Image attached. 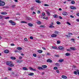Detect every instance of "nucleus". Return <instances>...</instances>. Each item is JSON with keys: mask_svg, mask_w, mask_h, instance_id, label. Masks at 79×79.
I'll list each match as a JSON object with an SVG mask.
<instances>
[{"mask_svg": "<svg viewBox=\"0 0 79 79\" xmlns=\"http://www.w3.org/2000/svg\"><path fill=\"white\" fill-rule=\"evenodd\" d=\"M9 23H11L12 24V25H15L16 24V23L14 22L12 20H10L9 21Z\"/></svg>", "mask_w": 79, "mask_h": 79, "instance_id": "obj_1", "label": "nucleus"}, {"mask_svg": "<svg viewBox=\"0 0 79 79\" xmlns=\"http://www.w3.org/2000/svg\"><path fill=\"white\" fill-rule=\"evenodd\" d=\"M49 27L51 28H53V27H55L53 26V23L52 22L51 24L50 25V26H49Z\"/></svg>", "mask_w": 79, "mask_h": 79, "instance_id": "obj_2", "label": "nucleus"}, {"mask_svg": "<svg viewBox=\"0 0 79 79\" xmlns=\"http://www.w3.org/2000/svg\"><path fill=\"white\" fill-rule=\"evenodd\" d=\"M0 3V6H4V5H5V2L3 1L1 2Z\"/></svg>", "mask_w": 79, "mask_h": 79, "instance_id": "obj_3", "label": "nucleus"}, {"mask_svg": "<svg viewBox=\"0 0 79 79\" xmlns=\"http://www.w3.org/2000/svg\"><path fill=\"white\" fill-rule=\"evenodd\" d=\"M62 15L64 16H67L68 15V13L66 12H63Z\"/></svg>", "mask_w": 79, "mask_h": 79, "instance_id": "obj_4", "label": "nucleus"}, {"mask_svg": "<svg viewBox=\"0 0 79 79\" xmlns=\"http://www.w3.org/2000/svg\"><path fill=\"white\" fill-rule=\"evenodd\" d=\"M58 48L59 50H63L64 48L63 46H60Z\"/></svg>", "mask_w": 79, "mask_h": 79, "instance_id": "obj_5", "label": "nucleus"}, {"mask_svg": "<svg viewBox=\"0 0 79 79\" xmlns=\"http://www.w3.org/2000/svg\"><path fill=\"white\" fill-rule=\"evenodd\" d=\"M29 69L30 70H31V71H36V70L35 69H34L31 67H30Z\"/></svg>", "mask_w": 79, "mask_h": 79, "instance_id": "obj_6", "label": "nucleus"}, {"mask_svg": "<svg viewBox=\"0 0 79 79\" xmlns=\"http://www.w3.org/2000/svg\"><path fill=\"white\" fill-rule=\"evenodd\" d=\"M57 36V35L55 34H53L51 35V37H56Z\"/></svg>", "mask_w": 79, "mask_h": 79, "instance_id": "obj_7", "label": "nucleus"}, {"mask_svg": "<svg viewBox=\"0 0 79 79\" xmlns=\"http://www.w3.org/2000/svg\"><path fill=\"white\" fill-rule=\"evenodd\" d=\"M1 15H7V12H2L1 13Z\"/></svg>", "mask_w": 79, "mask_h": 79, "instance_id": "obj_8", "label": "nucleus"}, {"mask_svg": "<svg viewBox=\"0 0 79 79\" xmlns=\"http://www.w3.org/2000/svg\"><path fill=\"white\" fill-rule=\"evenodd\" d=\"M70 8L72 10H76V7L73 6H70Z\"/></svg>", "mask_w": 79, "mask_h": 79, "instance_id": "obj_9", "label": "nucleus"}, {"mask_svg": "<svg viewBox=\"0 0 79 79\" xmlns=\"http://www.w3.org/2000/svg\"><path fill=\"white\" fill-rule=\"evenodd\" d=\"M47 62H48V63H52V60L50 59H48L47 60Z\"/></svg>", "mask_w": 79, "mask_h": 79, "instance_id": "obj_10", "label": "nucleus"}, {"mask_svg": "<svg viewBox=\"0 0 79 79\" xmlns=\"http://www.w3.org/2000/svg\"><path fill=\"white\" fill-rule=\"evenodd\" d=\"M35 1L38 3H41V1L39 0H35Z\"/></svg>", "mask_w": 79, "mask_h": 79, "instance_id": "obj_11", "label": "nucleus"}, {"mask_svg": "<svg viewBox=\"0 0 79 79\" xmlns=\"http://www.w3.org/2000/svg\"><path fill=\"white\" fill-rule=\"evenodd\" d=\"M62 78L63 79H67V77L64 75H63L61 76Z\"/></svg>", "mask_w": 79, "mask_h": 79, "instance_id": "obj_12", "label": "nucleus"}, {"mask_svg": "<svg viewBox=\"0 0 79 79\" xmlns=\"http://www.w3.org/2000/svg\"><path fill=\"white\" fill-rule=\"evenodd\" d=\"M37 52L39 53H42V52H43V51L42 50H38L37 51Z\"/></svg>", "mask_w": 79, "mask_h": 79, "instance_id": "obj_13", "label": "nucleus"}, {"mask_svg": "<svg viewBox=\"0 0 79 79\" xmlns=\"http://www.w3.org/2000/svg\"><path fill=\"white\" fill-rule=\"evenodd\" d=\"M70 48L71 49V50H76V48L74 47H71Z\"/></svg>", "mask_w": 79, "mask_h": 79, "instance_id": "obj_14", "label": "nucleus"}, {"mask_svg": "<svg viewBox=\"0 0 79 79\" xmlns=\"http://www.w3.org/2000/svg\"><path fill=\"white\" fill-rule=\"evenodd\" d=\"M52 48H54V49H55L56 50H57V49H58V48L56 46H52Z\"/></svg>", "mask_w": 79, "mask_h": 79, "instance_id": "obj_15", "label": "nucleus"}, {"mask_svg": "<svg viewBox=\"0 0 79 79\" xmlns=\"http://www.w3.org/2000/svg\"><path fill=\"white\" fill-rule=\"evenodd\" d=\"M23 61V60H19L17 61V63H20Z\"/></svg>", "mask_w": 79, "mask_h": 79, "instance_id": "obj_16", "label": "nucleus"}, {"mask_svg": "<svg viewBox=\"0 0 79 79\" xmlns=\"http://www.w3.org/2000/svg\"><path fill=\"white\" fill-rule=\"evenodd\" d=\"M53 17L55 18H58V15L55 14L53 15Z\"/></svg>", "mask_w": 79, "mask_h": 79, "instance_id": "obj_17", "label": "nucleus"}, {"mask_svg": "<svg viewBox=\"0 0 79 79\" xmlns=\"http://www.w3.org/2000/svg\"><path fill=\"white\" fill-rule=\"evenodd\" d=\"M42 68H43L44 69L47 68V66L45 65H42Z\"/></svg>", "mask_w": 79, "mask_h": 79, "instance_id": "obj_18", "label": "nucleus"}, {"mask_svg": "<svg viewBox=\"0 0 79 79\" xmlns=\"http://www.w3.org/2000/svg\"><path fill=\"white\" fill-rule=\"evenodd\" d=\"M9 51L8 50H6L4 51V53H9Z\"/></svg>", "mask_w": 79, "mask_h": 79, "instance_id": "obj_19", "label": "nucleus"}, {"mask_svg": "<svg viewBox=\"0 0 79 79\" xmlns=\"http://www.w3.org/2000/svg\"><path fill=\"white\" fill-rule=\"evenodd\" d=\"M10 58L12 60H16V58L14 56L10 57Z\"/></svg>", "mask_w": 79, "mask_h": 79, "instance_id": "obj_20", "label": "nucleus"}, {"mask_svg": "<svg viewBox=\"0 0 79 79\" xmlns=\"http://www.w3.org/2000/svg\"><path fill=\"white\" fill-rule=\"evenodd\" d=\"M9 66L11 67L14 66V64L12 63V62H11L10 64L9 65Z\"/></svg>", "mask_w": 79, "mask_h": 79, "instance_id": "obj_21", "label": "nucleus"}, {"mask_svg": "<svg viewBox=\"0 0 79 79\" xmlns=\"http://www.w3.org/2000/svg\"><path fill=\"white\" fill-rule=\"evenodd\" d=\"M11 61H7L6 62V64H7V65L10 66V63H11Z\"/></svg>", "mask_w": 79, "mask_h": 79, "instance_id": "obj_22", "label": "nucleus"}, {"mask_svg": "<svg viewBox=\"0 0 79 79\" xmlns=\"http://www.w3.org/2000/svg\"><path fill=\"white\" fill-rule=\"evenodd\" d=\"M23 70H24V71H27V70H28L27 69V68H26V67H24L23 68Z\"/></svg>", "mask_w": 79, "mask_h": 79, "instance_id": "obj_23", "label": "nucleus"}, {"mask_svg": "<svg viewBox=\"0 0 79 79\" xmlns=\"http://www.w3.org/2000/svg\"><path fill=\"white\" fill-rule=\"evenodd\" d=\"M28 26H30L31 27V26H33V24H32L31 23H29L28 24Z\"/></svg>", "mask_w": 79, "mask_h": 79, "instance_id": "obj_24", "label": "nucleus"}, {"mask_svg": "<svg viewBox=\"0 0 79 79\" xmlns=\"http://www.w3.org/2000/svg\"><path fill=\"white\" fill-rule=\"evenodd\" d=\"M17 50H22V48H21V47H17Z\"/></svg>", "mask_w": 79, "mask_h": 79, "instance_id": "obj_25", "label": "nucleus"}, {"mask_svg": "<svg viewBox=\"0 0 79 79\" xmlns=\"http://www.w3.org/2000/svg\"><path fill=\"white\" fill-rule=\"evenodd\" d=\"M38 69L40 70H42L43 69V68L41 67H38Z\"/></svg>", "mask_w": 79, "mask_h": 79, "instance_id": "obj_26", "label": "nucleus"}, {"mask_svg": "<svg viewBox=\"0 0 79 79\" xmlns=\"http://www.w3.org/2000/svg\"><path fill=\"white\" fill-rule=\"evenodd\" d=\"M34 73H31L28 74V76H33V75H34Z\"/></svg>", "mask_w": 79, "mask_h": 79, "instance_id": "obj_27", "label": "nucleus"}, {"mask_svg": "<svg viewBox=\"0 0 79 79\" xmlns=\"http://www.w3.org/2000/svg\"><path fill=\"white\" fill-rule=\"evenodd\" d=\"M46 13L48 14V16H50V12H48V11H46Z\"/></svg>", "mask_w": 79, "mask_h": 79, "instance_id": "obj_28", "label": "nucleus"}, {"mask_svg": "<svg viewBox=\"0 0 79 79\" xmlns=\"http://www.w3.org/2000/svg\"><path fill=\"white\" fill-rule=\"evenodd\" d=\"M64 61V59H60L59 60V62H63Z\"/></svg>", "mask_w": 79, "mask_h": 79, "instance_id": "obj_29", "label": "nucleus"}, {"mask_svg": "<svg viewBox=\"0 0 79 79\" xmlns=\"http://www.w3.org/2000/svg\"><path fill=\"white\" fill-rule=\"evenodd\" d=\"M55 65L56 66H57V67H58V66H60V64H58V63H56L55 64Z\"/></svg>", "mask_w": 79, "mask_h": 79, "instance_id": "obj_30", "label": "nucleus"}, {"mask_svg": "<svg viewBox=\"0 0 79 79\" xmlns=\"http://www.w3.org/2000/svg\"><path fill=\"white\" fill-rule=\"evenodd\" d=\"M27 20H29V21H31L32 19L31 18H30V17H27Z\"/></svg>", "mask_w": 79, "mask_h": 79, "instance_id": "obj_31", "label": "nucleus"}, {"mask_svg": "<svg viewBox=\"0 0 79 79\" xmlns=\"http://www.w3.org/2000/svg\"><path fill=\"white\" fill-rule=\"evenodd\" d=\"M21 23H25V24H27V22H25L24 21H22L21 22Z\"/></svg>", "mask_w": 79, "mask_h": 79, "instance_id": "obj_32", "label": "nucleus"}, {"mask_svg": "<svg viewBox=\"0 0 79 79\" xmlns=\"http://www.w3.org/2000/svg\"><path fill=\"white\" fill-rule=\"evenodd\" d=\"M74 73L76 75H77V72L76 71H74Z\"/></svg>", "mask_w": 79, "mask_h": 79, "instance_id": "obj_33", "label": "nucleus"}, {"mask_svg": "<svg viewBox=\"0 0 79 79\" xmlns=\"http://www.w3.org/2000/svg\"><path fill=\"white\" fill-rule=\"evenodd\" d=\"M66 56H70V53H66L65 54Z\"/></svg>", "mask_w": 79, "mask_h": 79, "instance_id": "obj_34", "label": "nucleus"}, {"mask_svg": "<svg viewBox=\"0 0 79 79\" xmlns=\"http://www.w3.org/2000/svg\"><path fill=\"white\" fill-rule=\"evenodd\" d=\"M55 33L56 34H59V32L58 31H56L55 32Z\"/></svg>", "mask_w": 79, "mask_h": 79, "instance_id": "obj_35", "label": "nucleus"}, {"mask_svg": "<svg viewBox=\"0 0 79 79\" xmlns=\"http://www.w3.org/2000/svg\"><path fill=\"white\" fill-rule=\"evenodd\" d=\"M53 69L55 70L58 69V67H54Z\"/></svg>", "mask_w": 79, "mask_h": 79, "instance_id": "obj_36", "label": "nucleus"}, {"mask_svg": "<svg viewBox=\"0 0 79 79\" xmlns=\"http://www.w3.org/2000/svg\"><path fill=\"white\" fill-rule=\"evenodd\" d=\"M72 4H74L75 3V1H72L71 2Z\"/></svg>", "mask_w": 79, "mask_h": 79, "instance_id": "obj_37", "label": "nucleus"}, {"mask_svg": "<svg viewBox=\"0 0 79 79\" xmlns=\"http://www.w3.org/2000/svg\"><path fill=\"white\" fill-rule=\"evenodd\" d=\"M57 43L58 44H60V43H61V42H60V41L58 40V41H57Z\"/></svg>", "mask_w": 79, "mask_h": 79, "instance_id": "obj_38", "label": "nucleus"}, {"mask_svg": "<svg viewBox=\"0 0 79 79\" xmlns=\"http://www.w3.org/2000/svg\"><path fill=\"white\" fill-rule=\"evenodd\" d=\"M56 23L57 24H61V23H60V22L59 21H57Z\"/></svg>", "mask_w": 79, "mask_h": 79, "instance_id": "obj_39", "label": "nucleus"}, {"mask_svg": "<svg viewBox=\"0 0 79 79\" xmlns=\"http://www.w3.org/2000/svg\"><path fill=\"white\" fill-rule=\"evenodd\" d=\"M33 55L34 57H36V56H37V55H36L35 54H33Z\"/></svg>", "mask_w": 79, "mask_h": 79, "instance_id": "obj_40", "label": "nucleus"}, {"mask_svg": "<svg viewBox=\"0 0 79 79\" xmlns=\"http://www.w3.org/2000/svg\"><path fill=\"white\" fill-rule=\"evenodd\" d=\"M59 18L60 19H63V17H61V16H60L59 17Z\"/></svg>", "mask_w": 79, "mask_h": 79, "instance_id": "obj_41", "label": "nucleus"}, {"mask_svg": "<svg viewBox=\"0 0 79 79\" xmlns=\"http://www.w3.org/2000/svg\"><path fill=\"white\" fill-rule=\"evenodd\" d=\"M44 6H49V5H48L47 4H45L44 5Z\"/></svg>", "mask_w": 79, "mask_h": 79, "instance_id": "obj_42", "label": "nucleus"}, {"mask_svg": "<svg viewBox=\"0 0 79 79\" xmlns=\"http://www.w3.org/2000/svg\"><path fill=\"white\" fill-rule=\"evenodd\" d=\"M37 24H41V22L40 21H38L37 22Z\"/></svg>", "mask_w": 79, "mask_h": 79, "instance_id": "obj_43", "label": "nucleus"}, {"mask_svg": "<svg viewBox=\"0 0 79 79\" xmlns=\"http://www.w3.org/2000/svg\"><path fill=\"white\" fill-rule=\"evenodd\" d=\"M70 17L71 18H74V17L73 15H70Z\"/></svg>", "mask_w": 79, "mask_h": 79, "instance_id": "obj_44", "label": "nucleus"}, {"mask_svg": "<svg viewBox=\"0 0 79 79\" xmlns=\"http://www.w3.org/2000/svg\"><path fill=\"white\" fill-rule=\"evenodd\" d=\"M19 59H22V58H23V57L21 56H19Z\"/></svg>", "mask_w": 79, "mask_h": 79, "instance_id": "obj_45", "label": "nucleus"}, {"mask_svg": "<svg viewBox=\"0 0 79 79\" xmlns=\"http://www.w3.org/2000/svg\"><path fill=\"white\" fill-rule=\"evenodd\" d=\"M9 18H10V17H6L5 18V19H9Z\"/></svg>", "mask_w": 79, "mask_h": 79, "instance_id": "obj_46", "label": "nucleus"}, {"mask_svg": "<svg viewBox=\"0 0 79 79\" xmlns=\"http://www.w3.org/2000/svg\"><path fill=\"white\" fill-rule=\"evenodd\" d=\"M76 71H77V73H78V75H79V70H77Z\"/></svg>", "mask_w": 79, "mask_h": 79, "instance_id": "obj_47", "label": "nucleus"}, {"mask_svg": "<svg viewBox=\"0 0 79 79\" xmlns=\"http://www.w3.org/2000/svg\"><path fill=\"white\" fill-rule=\"evenodd\" d=\"M56 72L57 73H60V71L58 70H56Z\"/></svg>", "mask_w": 79, "mask_h": 79, "instance_id": "obj_48", "label": "nucleus"}, {"mask_svg": "<svg viewBox=\"0 0 79 79\" xmlns=\"http://www.w3.org/2000/svg\"><path fill=\"white\" fill-rule=\"evenodd\" d=\"M68 34L69 35H73V33H68Z\"/></svg>", "mask_w": 79, "mask_h": 79, "instance_id": "obj_49", "label": "nucleus"}, {"mask_svg": "<svg viewBox=\"0 0 79 79\" xmlns=\"http://www.w3.org/2000/svg\"><path fill=\"white\" fill-rule=\"evenodd\" d=\"M30 39H33V37L31 36L30 37Z\"/></svg>", "mask_w": 79, "mask_h": 79, "instance_id": "obj_50", "label": "nucleus"}, {"mask_svg": "<svg viewBox=\"0 0 79 79\" xmlns=\"http://www.w3.org/2000/svg\"><path fill=\"white\" fill-rule=\"evenodd\" d=\"M10 45H11V46H15L14 44L13 43L11 44Z\"/></svg>", "mask_w": 79, "mask_h": 79, "instance_id": "obj_51", "label": "nucleus"}, {"mask_svg": "<svg viewBox=\"0 0 79 79\" xmlns=\"http://www.w3.org/2000/svg\"><path fill=\"white\" fill-rule=\"evenodd\" d=\"M8 70H9L10 71H11V68L9 67L8 69Z\"/></svg>", "mask_w": 79, "mask_h": 79, "instance_id": "obj_52", "label": "nucleus"}, {"mask_svg": "<svg viewBox=\"0 0 79 79\" xmlns=\"http://www.w3.org/2000/svg\"><path fill=\"white\" fill-rule=\"evenodd\" d=\"M55 56L56 57H59V55H55Z\"/></svg>", "mask_w": 79, "mask_h": 79, "instance_id": "obj_53", "label": "nucleus"}, {"mask_svg": "<svg viewBox=\"0 0 79 79\" xmlns=\"http://www.w3.org/2000/svg\"><path fill=\"white\" fill-rule=\"evenodd\" d=\"M24 40H25V41H27V38H25Z\"/></svg>", "mask_w": 79, "mask_h": 79, "instance_id": "obj_54", "label": "nucleus"}, {"mask_svg": "<svg viewBox=\"0 0 79 79\" xmlns=\"http://www.w3.org/2000/svg\"><path fill=\"white\" fill-rule=\"evenodd\" d=\"M67 24H69V25H71V24L70 23L68 22L67 23Z\"/></svg>", "mask_w": 79, "mask_h": 79, "instance_id": "obj_55", "label": "nucleus"}, {"mask_svg": "<svg viewBox=\"0 0 79 79\" xmlns=\"http://www.w3.org/2000/svg\"><path fill=\"white\" fill-rule=\"evenodd\" d=\"M42 49H43V50H46V48H42Z\"/></svg>", "mask_w": 79, "mask_h": 79, "instance_id": "obj_56", "label": "nucleus"}, {"mask_svg": "<svg viewBox=\"0 0 79 79\" xmlns=\"http://www.w3.org/2000/svg\"><path fill=\"white\" fill-rule=\"evenodd\" d=\"M77 16H79V13H77Z\"/></svg>", "mask_w": 79, "mask_h": 79, "instance_id": "obj_57", "label": "nucleus"}, {"mask_svg": "<svg viewBox=\"0 0 79 79\" xmlns=\"http://www.w3.org/2000/svg\"><path fill=\"white\" fill-rule=\"evenodd\" d=\"M67 51H71V49H67Z\"/></svg>", "mask_w": 79, "mask_h": 79, "instance_id": "obj_58", "label": "nucleus"}, {"mask_svg": "<svg viewBox=\"0 0 79 79\" xmlns=\"http://www.w3.org/2000/svg\"><path fill=\"white\" fill-rule=\"evenodd\" d=\"M76 21H77V22H79V19H76Z\"/></svg>", "mask_w": 79, "mask_h": 79, "instance_id": "obj_59", "label": "nucleus"}, {"mask_svg": "<svg viewBox=\"0 0 79 79\" xmlns=\"http://www.w3.org/2000/svg\"><path fill=\"white\" fill-rule=\"evenodd\" d=\"M15 53H16V52H18V50H15L14 51Z\"/></svg>", "mask_w": 79, "mask_h": 79, "instance_id": "obj_60", "label": "nucleus"}, {"mask_svg": "<svg viewBox=\"0 0 79 79\" xmlns=\"http://www.w3.org/2000/svg\"><path fill=\"white\" fill-rule=\"evenodd\" d=\"M47 55H50V53L49 52H48L47 54Z\"/></svg>", "mask_w": 79, "mask_h": 79, "instance_id": "obj_61", "label": "nucleus"}, {"mask_svg": "<svg viewBox=\"0 0 79 79\" xmlns=\"http://www.w3.org/2000/svg\"><path fill=\"white\" fill-rule=\"evenodd\" d=\"M71 40H72L73 41H74V39H71Z\"/></svg>", "mask_w": 79, "mask_h": 79, "instance_id": "obj_62", "label": "nucleus"}, {"mask_svg": "<svg viewBox=\"0 0 79 79\" xmlns=\"http://www.w3.org/2000/svg\"><path fill=\"white\" fill-rule=\"evenodd\" d=\"M44 74V72H42L41 73V75H43Z\"/></svg>", "mask_w": 79, "mask_h": 79, "instance_id": "obj_63", "label": "nucleus"}, {"mask_svg": "<svg viewBox=\"0 0 79 79\" xmlns=\"http://www.w3.org/2000/svg\"><path fill=\"white\" fill-rule=\"evenodd\" d=\"M42 14L43 16H45V13H43Z\"/></svg>", "mask_w": 79, "mask_h": 79, "instance_id": "obj_64", "label": "nucleus"}]
</instances>
